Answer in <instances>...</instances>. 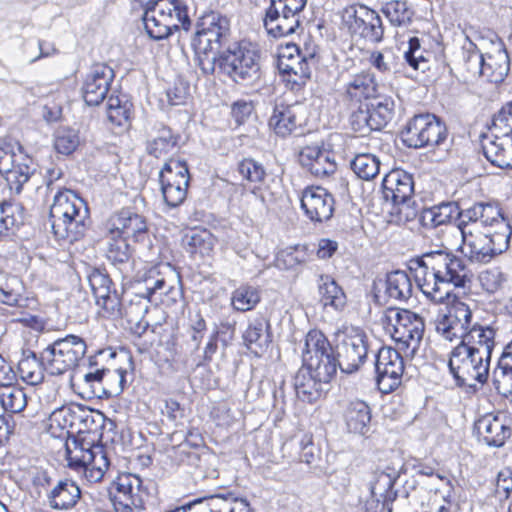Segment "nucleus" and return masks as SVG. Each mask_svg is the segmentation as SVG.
I'll return each mask as SVG.
<instances>
[{
    "instance_id": "nucleus-1",
    "label": "nucleus",
    "mask_w": 512,
    "mask_h": 512,
    "mask_svg": "<svg viewBox=\"0 0 512 512\" xmlns=\"http://www.w3.org/2000/svg\"><path fill=\"white\" fill-rule=\"evenodd\" d=\"M414 263L419 288L434 302H443L452 287L463 288L471 278L465 261L448 248L425 252Z\"/></svg>"
},
{
    "instance_id": "nucleus-2",
    "label": "nucleus",
    "mask_w": 512,
    "mask_h": 512,
    "mask_svg": "<svg viewBox=\"0 0 512 512\" xmlns=\"http://www.w3.org/2000/svg\"><path fill=\"white\" fill-rule=\"evenodd\" d=\"M199 68L206 75L218 70L241 85H253L261 78L260 54L249 41L233 42L219 56L200 58Z\"/></svg>"
},
{
    "instance_id": "nucleus-3",
    "label": "nucleus",
    "mask_w": 512,
    "mask_h": 512,
    "mask_svg": "<svg viewBox=\"0 0 512 512\" xmlns=\"http://www.w3.org/2000/svg\"><path fill=\"white\" fill-rule=\"evenodd\" d=\"M54 235L73 243L84 236L89 221V209L82 198L69 189L59 191L50 207Z\"/></svg>"
},
{
    "instance_id": "nucleus-4",
    "label": "nucleus",
    "mask_w": 512,
    "mask_h": 512,
    "mask_svg": "<svg viewBox=\"0 0 512 512\" xmlns=\"http://www.w3.org/2000/svg\"><path fill=\"white\" fill-rule=\"evenodd\" d=\"M462 253L472 263L487 264L497 255L505 252L510 243L509 230L501 223L500 232L491 228L482 230L477 225H461Z\"/></svg>"
},
{
    "instance_id": "nucleus-5",
    "label": "nucleus",
    "mask_w": 512,
    "mask_h": 512,
    "mask_svg": "<svg viewBox=\"0 0 512 512\" xmlns=\"http://www.w3.org/2000/svg\"><path fill=\"white\" fill-rule=\"evenodd\" d=\"M143 22L147 34L154 40L167 38L173 30L188 31L191 27L187 9L179 0H158L155 5L146 7Z\"/></svg>"
},
{
    "instance_id": "nucleus-6",
    "label": "nucleus",
    "mask_w": 512,
    "mask_h": 512,
    "mask_svg": "<svg viewBox=\"0 0 512 512\" xmlns=\"http://www.w3.org/2000/svg\"><path fill=\"white\" fill-rule=\"evenodd\" d=\"M230 21L216 11L204 13L197 22V29L192 39V47L200 58L219 56L230 44Z\"/></svg>"
},
{
    "instance_id": "nucleus-7",
    "label": "nucleus",
    "mask_w": 512,
    "mask_h": 512,
    "mask_svg": "<svg viewBox=\"0 0 512 512\" xmlns=\"http://www.w3.org/2000/svg\"><path fill=\"white\" fill-rule=\"evenodd\" d=\"M490 360L483 350L479 353L457 345L450 353L448 366L458 386L474 387L487 381Z\"/></svg>"
},
{
    "instance_id": "nucleus-8",
    "label": "nucleus",
    "mask_w": 512,
    "mask_h": 512,
    "mask_svg": "<svg viewBox=\"0 0 512 512\" xmlns=\"http://www.w3.org/2000/svg\"><path fill=\"white\" fill-rule=\"evenodd\" d=\"M384 322L392 338L414 355L423 339L424 319L407 309L388 308L384 314Z\"/></svg>"
},
{
    "instance_id": "nucleus-9",
    "label": "nucleus",
    "mask_w": 512,
    "mask_h": 512,
    "mask_svg": "<svg viewBox=\"0 0 512 512\" xmlns=\"http://www.w3.org/2000/svg\"><path fill=\"white\" fill-rule=\"evenodd\" d=\"M85 341L76 335L57 339L41 353L45 369L51 375H61L75 368L86 353Z\"/></svg>"
},
{
    "instance_id": "nucleus-10",
    "label": "nucleus",
    "mask_w": 512,
    "mask_h": 512,
    "mask_svg": "<svg viewBox=\"0 0 512 512\" xmlns=\"http://www.w3.org/2000/svg\"><path fill=\"white\" fill-rule=\"evenodd\" d=\"M341 27L353 38L379 43L384 27L379 14L365 5H349L341 11Z\"/></svg>"
},
{
    "instance_id": "nucleus-11",
    "label": "nucleus",
    "mask_w": 512,
    "mask_h": 512,
    "mask_svg": "<svg viewBox=\"0 0 512 512\" xmlns=\"http://www.w3.org/2000/svg\"><path fill=\"white\" fill-rule=\"evenodd\" d=\"M407 147L424 148L441 145L447 138V128L434 114L415 115L401 133Z\"/></svg>"
},
{
    "instance_id": "nucleus-12",
    "label": "nucleus",
    "mask_w": 512,
    "mask_h": 512,
    "mask_svg": "<svg viewBox=\"0 0 512 512\" xmlns=\"http://www.w3.org/2000/svg\"><path fill=\"white\" fill-rule=\"evenodd\" d=\"M337 359L339 368L344 373L357 371L365 362L369 344L365 331L359 327H345L338 335Z\"/></svg>"
},
{
    "instance_id": "nucleus-13",
    "label": "nucleus",
    "mask_w": 512,
    "mask_h": 512,
    "mask_svg": "<svg viewBox=\"0 0 512 512\" xmlns=\"http://www.w3.org/2000/svg\"><path fill=\"white\" fill-rule=\"evenodd\" d=\"M32 159L19 144L4 143L0 146V173L11 190L19 194L34 172Z\"/></svg>"
},
{
    "instance_id": "nucleus-14",
    "label": "nucleus",
    "mask_w": 512,
    "mask_h": 512,
    "mask_svg": "<svg viewBox=\"0 0 512 512\" xmlns=\"http://www.w3.org/2000/svg\"><path fill=\"white\" fill-rule=\"evenodd\" d=\"M383 196L394 204L395 213L400 220L409 221L416 216V210L410 206L414 192L413 178L402 170H393L382 181Z\"/></svg>"
},
{
    "instance_id": "nucleus-15",
    "label": "nucleus",
    "mask_w": 512,
    "mask_h": 512,
    "mask_svg": "<svg viewBox=\"0 0 512 512\" xmlns=\"http://www.w3.org/2000/svg\"><path fill=\"white\" fill-rule=\"evenodd\" d=\"M161 191L165 203L169 207H177L183 203L189 186V170L184 161L170 159L159 173Z\"/></svg>"
},
{
    "instance_id": "nucleus-16",
    "label": "nucleus",
    "mask_w": 512,
    "mask_h": 512,
    "mask_svg": "<svg viewBox=\"0 0 512 512\" xmlns=\"http://www.w3.org/2000/svg\"><path fill=\"white\" fill-rule=\"evenodd\" d=\"M302 10L287 3L270 0L264 17V28L274 38L293 35L301 29Z\"/></svg>"
},
{
    "instance_id": "nucleus-17",
    "label": "nucleus",
    "mask_w": 512,
    "mask_h": 512,
    "mask_svg": "<svg viewBox=\"0 0 512 512\" xmlns=\"http://www.w3.org/2000/svg\"><path fill=\"white\" fill-rule=\"evenodd\" d=\"M375 369L379 390L390 393L401 384L404 361L396 349L382 347L376 355Z\"/></svg>"
},
{
    "instance_id": "nucleus-18",
    "label": "nucleus",
    "mask_w": 512,
    "mask_h": 512,
    "mask_svg": "<svg viewBox=\"0 0 512 512\" xmlns=\"http://www.w3.org/2000/svg\"><path fill=\"white\" fill-rule=\"evenodd\" d=\"M473 324L470 306L456 300L448 313L437 321L436 331L448 341L460 340Z\"/></svg>"
},
{
    "instance_id": "nucleus-19",
    "label": "nucleus",
    "mask_w": 512,
    "mask_h": 512,
    "mask_svg": "<svg viewBox=\"0 0 512 512\" xmlns=\"http://www.w3.org/2000/svg\"><path fill=\"white\" fill-rule=\"evenodd\" d=\"M107 231L109 235H117L135 242H143L148 238L145 217L130 209H122L113 214L107 222Z\"/></svg>"
},
{
    "instance_id": "nucleus-20",
    "label": "nucleus",
    "mask_w": 512,
    "mask_h": 512,
    "mask_svg": "<svg viewBox=\"0 0 512 512\" xmlns=\"http://www.w3.org/2000/svg\"><path fill=\"white\" fill-rule=\"evenodd\" d=\"M501 223H504L512 235L510 223L503 217L501 210L494 203L479 202L461 211V225H477L482 230L491 228L492 232H500Z\"/></svg>"
},
{
    "instance_id": "nucleus-21",
    "label": "nucleus",
    "mask_w": 512,
    "mask_h": 512,
    "mask_svg": "<svg viewBox=\"0 0 512 512\" xmlns=\"http://www.w3.org/2000/svg\"><path fill=\"white\" fill-rule=\"evenodd\" d=\"M300 201L305 215L313 222H324L333 216L334 197L320 186L305 188Z\"/></svg>"
},
{
    "instance_id": "nucleus-22",
    "label": "nucleus",
    "mask_w": 512,
    "mask_h": 512,
    "mask_svg": "<svg viewBox=\"0 0 512 512\" xmlns=\"http://www.w3.org/2000/svg\"><path fill=\"white\" fill-rule=\"evenodd\" d=\"M114 71L106 64L94 65L82 86V95L89 106H97L106 98L114 79Z\"/></svg>"
},
{
    "instance_id": "nucleus-23",
    "label": "nucleus",
    "mask_w": 512,
    "mask_h": 512,
    "mask_svg": "<svg viewBox=\"0 0 512 512\" xmlns=\"http://www.w3.org/2000/svg\"><path fill=\"white\" fill-rule=\"evenodd\" d=\"M299 163L316 178H327L337 170L333 154L319 145H309L301 149Z\"/></svg>"
},
{
    "instance_id": "nucleus-24",
    "label": "nucleus",
    "mask_w": 512,
    "mask_h": 512,
    "mask_svg": "<svg viewBox=\"0 0 512 512\" xmlns=\"http://www.w3.org/2000/svg\"><path fill=\"white\" fill-rule=\"evenodd\" d=\"M475 430L490 447H502L511 435V429L503 416L486 414L475 423Z\"/></svg>"
},
{
    "instance_id": "nucleus-25",
    "label": "nucleus",
    "mask_w": 512,
    "mask_h": 512,
    "mask_svg": "<svg viewBox=\"0 0 512 512\" xmlns=\"http://www.w3.org/2000/svg\"><path fill=\"white\" fill-rule=\"evenodd\" d=\"M278 69L283 76L286 86L293 91H298L305 86L311 76L308 60L300 55L289 58L280 57Z\"/></svg>"
},
{
    "instance_id": "nucleus-26",
    "label": "nucleus",
    "mask_w": 512,
    "mask_h": 512,
    "mask_svg": "<svg viewBox=\"0 0 512 512\" xmlns=\"http://www.w3.org/2000/svg\"><path fill=\"white\" fill-rule=\"evenodd\" d=\"M303 107L300 104H276L269 125L281 137L290 135L303 121Z\"/></svg>"
},
{
    "instance_id": "nucleus-27",
    "label": "nucleus",
    "mask_w": 512,
    "mask_h": 512,
    "mask_svg": "<svg viewBox=\"0 0 512 512\" xmlns=\"http://www.w3.org/2000/svg\"><path fill=\"white\" fill-rule=\"evenodd\" d=\"M345 99L360 103L362 100L376 97L378 84L373 73L361 71L349 76L343 87Z\"/></svg>"
},
{
    "instance_id": "nucleus-28",
    "label": "nucleus",
    "mask_w": 512,
    "mask_h": 512,
    "mask_svg": "<svg viewBox=\"0 0 512 512\" xmlns=\"http://www.w3.org/2000/svg\"><path fill=\"white\" fill-rule=\"evenodd\" d=\"M81 498V490L77 483L71 479H63L47 494L49 506L54 510H68L73 508Z\"/></svg>"
},
{
    "instance_id": "nucleus-29",
    "label": "nucleus",
    "mask_w": 512,
    "mask_h": 512,
    "mask_svg": "<svg viewBox=\"0 0 512 512\" xmlns=\"http://www.w3.org/2000/svg\"><path fill=\"white\" fill-rule=\"evenodd\" d=\"M495 330L490 326H482L474 323L472 327L460 339L458 346H464L466 349L484 351L487 358H491L495 346Z\"/></svg>"
},
{
    "instance_id": "nucleus-30",
    "label": "nucleus",
    "mask_w": 512,
    "mask_h": 512,
    "mask_svg": "<svg viewBox=\"0 0 512 512\" xmlns=\"http://www.w3.org/2000/svg\"><path fill=\"white\" fill-rule=\"evenodd\" d=\"M343 419L349 433L364 436L370 430V407L361 400L351 401L343 412Z\"/></svg>"
},
{
    "instance_id": "nucleus-31",
    "label": "nucleus",
    "mask_w": 512,
    "mask_h": 512,
    "mask_svg": "<svg viewBox=\"0 0 512 512\" xmlns=\"http://www.w3.org/2000/svg\"><path fill=\"white\" fill-rule=\"evenodd\" d=\"M461 211L455 202H443L430 208H425L420 214L421 225L428 229L449 224L454 218L460 220Z\"/></svg>"
},
{
    "instance_id": "nucleus-32",
    "label": "nucleus",
    "mask_w": 512,
    "mask_h": 512,
    "mask_svg": "<svg viewBox=\"0 0 512 512\" xmlns=\"http://www.w3.org/2000/svg\"><path fill=\"white\" fill-rule=\"evenodd\" d=\"M141 480L138 477L125 476L118 483V495L115 496V508L119 512H132L133 508H141L142 501L138 494Z\"/></svg>"
},
{
    "instance_id": "nucleus-33",
    "label": "nucleus",
    "mask_w": 512,
    "mask_h": 512,
    "mask_svg": "<svg viewBox=\"0 0 512 512\" xmlns=\"http://www.w3.org/2000/svg\"><path fill=\"white\" fill-rule=\"evenodd\" d=\"M325 381H318L309 371L301 368L294 379V388L297 397L307 403L316 402L324 393Z\"/></svg>"
},
{
    "instance_id": "nucleus-34",
    "label": "nucleus",
    "mask_w": 512,
    "mask_h": 512,
    "mask_svg": "<svg viewBox=\"0 0 512 512\" xmlns=\"http://www.w3.org/2000/svg\"><path fill=\"white\" fill-rule=\"evenodd\" d=\"M481 78L501 83L509 72V56L505 49L498 48L494 53L484 55Z\"/></svg>"
},
{
    "instance_id": "nucleus-35",
    "label": "nucleus",
    "mask_w": 512,
    "mask_h": 512,
    "mask_svg": "<svg viewBox=\"0 0 512 512\" xmlns=\"http://www.w3.org/2000/svg\"><path fill=\"white\" fill-rule=\"evenodd\" d=\"M494 138H486L482 150L486 159L501 169L512 168V154L506 149L505 137L494 133Z\"/></svg>"
},
{
    "instance_id": "nucleus-36",
    "label": "nucleus",
    "mask_w": 512,
    "mask_h": 512,
    "mask_svg": "<svg viewBox=\"0 0 512 512\" xmlns=\"http://www.w3.org/2000/svg\"><path fill=\"white\" fill-rule=\"evenodd\" d=\"M69 467L90 465L105 474L109 467L107 455L102 446L96 445L88 449L68 452Z\"/></svg>"
},
{
    "instance_id": "nucleus-37",
    "label": "nucleus",
    "mask_w": 512,
    "mask_h": 512,
    "mask_svg": "<svg viewBox=\"0 0 512 512\" xmlns=\"http://www.w3.org/2000/svg\"><path fill=\"white\" fill-rule=\"evenodd\" d=\"M320 301L325 307L342 310L346 305V295L343 289L330 275H320L318 278Z\"/></svg>"
},
{
    "instance_id": "nucleus-38",
    "label": "nucleus",
    "mask_w": 512,
    "mask_h": 512,
    "mask_svg": "<svg viewBox=\"0 0 512 512\" xmlns=\"http://www.w3.org/2000/svg\"><path fill=\"white\" fill-rule=\"evenodd\" d=\"M215 243L216 238L206 229L191 230L184 237V247L192 256H210Z\"/></svg>"
},
{
    "instance_id": "nucleus-39",
    "label": "nucleus",
    "mask_w": 512,
    "mask_h": 512,
    "mask_svg": "<svg viewBox=\"0 0 512 512\" xmlns=\"http://www.w3.org/2000/svg\"><path fill=\"white\" fill-rule=\"evenodd\" d=\"M303 363L304 369L309 371L318 381H325L327 384L332 380L339 367V360L333 352L317 358L307 357V361Z\"/></svg>"
},
{
    "instance_id": "nucleus-40",
    "label": "nucleus",
    "mask_w": 512,
    "mask_h": 512,
    "mask_svg": "<svg viewBox=\"0 0 512 512\" xmlns=\"http://www.w3.org/2000/svg\"><path fill=\"white\" fill-rule=\"evenodd\" d=\"M493 384L499 392H510L512 388V340L504 347L493 372Z\"/></svg>"
},
{
    "instance_id": "nucleus-41",
    "label": "nucleus",
    "mask_w": 512,
    "mask_h": 512,
    "mask_svg": "<svg viewBox=\"0 0 512 512\" xmlns=\"http://www.w3.org/2000/svg\"><path fill=\"white\" fill-rule=\"evenodd\" d=\"M484 55L477 46L469 42L463 46L462 51V72L466 81H473L481 78L483 74Z\"/></svg>"
},
{
    "instance_id": "nucleus-42",
    "label": "nucleus",
    "mask_w": 512,
    "mask_h": 512,
    "mask_svg": "<svg viewBox=\"0 0 512 512\" xmlns=\"http://www.w3.org/2000/svg\"><path fill=\"white\" fill-rule=\"evenodd\" d=\"M412 291V280L405 271L396 270L387 275L386 294L390 298L404 301L411 297Z\"/></svg>"
},
{
    "instance_id": "nucleus-43",
    "label": "nucleus",
    "mask_w": 512,
    "mask_h": 512,
    "mask_svg": "<svg viewBox=\"0 0 512 512\" xmlns=\"http://www.w3.org/2000/svg\"><path fill=\"white\" fill-rule=\"evenodd\" d=\"M45 365L43 359L38 360L35 353L23 357L18 363L21 379L30 385L40 384L44 379Z\"/></svg>"
},
{
    "instance_id": "nucleus-44",
    "label": "nucleus",
    "mask_w": 512,
    "mask_h": 512,
    "mask_svg": "<svg viewBox=\"0 0 512 512\" xmlns=\"http://www.w3.org/2000/svg\"><path fill=\"white\" fill-rule=\"evenodd\" d=\"M24 208L20 203L4 202L0 205V235H8L23 223Z\"/></svg>"
},
{
    "instance_id": "nucleus-45",
    "label": "nucleus",
    "mask_w": 512,
    "mask_h": 512,
    "mask_svg": "<svg viewBox=\"0 0 512 512\" xmlns=\"http://www.w3.org/2000/svg\"><path fill=\"white\" fill-rule=\"evenodd\" d=\"M178 137L168 127H161L157 134L147 142V152L158 158L170 153L177 145Z\"/></svg>"
},
{
    "instance_id": "nucleus-46",
    "label": "nucleus",
    "mask_w": 512,
    "mask_h": 512,
    "mask_svg": "<svg viewBox=\"0 0 512 512\" xmlns=\"http://www.w3.org/2000/svg\"><path fill=\"white\" fill-rule=\"evenodd\" d=\"M370 126L378 131L385 128L394 116V101L386 97L368 106Z\"/></svg>"
},
{
    "instance_id": "nucleus-47",
    "label": "nucleus",
    "mask_w": 512,
    "mask_h": 512,
    "mask_svg": "<svg viewBox=\"0 0 512 512\" xmlns=\"http://www.w3.org/2000/svg\"><path fill=\"white\" fill-rule=\"evenodd\" d=\"M393 26L403 27L411 23L414 11L404 0H391L381 9Z\"/></svg>"
},
{
    "instance_id": "nucleus-48",
    "label": "nucleus",
    "mask_w": 512,
    "mask_h": 512,
    "mask_svg": "<svg viewBox=\"0 0 512 512\" xmlns=\"http://www.w3.org/2000/svg\"><path fill=\"white\" fill-rule=\"evenodd\" d=\"M0 403L7 412L20 413L27 406V397L23 389L9 384L0 390Z\"/></svg>"
},
{
    "instance_id": "nucleus-49",
    "label": "nucleus",
    "mask_w": 512,
    "mask_h": 512,
    "mask_svg": "<svg viewBox=\"0 0 512 512\" xmlns=\"http://www.w3.org/2000/svg\"><path fill=\"white\" fill-rule=\"evenodd\" d=\"M270 324L264 317L255 318L249 323L246 331L243 334L245 344L252 348L255 345L258 348H263L269 343V335L267 330Z\"/></svg>"
},
{
    "instance_id": "nucleus-50",
    "label": "nucleus",
    "mask_w": 512,
    "mask_h": 512,
    "mask_svg": "<svg viewBox=\"0 0 512 512\" xmlns=\"http://www.w3.org/2000/svg\"><path fill=\"white\" fill-rule=\"evenodd\" d=\"M333 352V348L325 335L319 330H311L306 335L303 362L307 357L317 358Z\"/></svg>"
},
{
    "instance_id": "nucleus-51",
    "label": "nucleus",
    "mask_w": 512,
    "mask_h": 512,
    "mask_svg": "<svg viewBox=\"0 0 512 512\" xmlns=\"http://www.w3.org/2000/svg\"><path fill=\"white\" fill-rule=\"evenodd\" d=\"M351 168L359 178L371 180L379 174L380 161L373 154H358L351 161Z\"/></svg>"
},
{
    "instance_id": "nucleus-52",
    "label": "nucleus",
    "mask_w": 512,
    "mask_h": 512,
    "mask_svg": "<svg viewBox=\"0 0 512 512\" xmlns=\"http://www.w3.org/2000/svg\"><path fill=\"white\" fill-rule=\"evenodd\" d=\"M106 257L115 266L125 265L131 257V249L127 240L117 235L108 234Z\"/></svg>"
},
{
    "instance_id": "nucleus-53",
    "label": "nucleus",
    "mask_w": 512,
    "mask_h": 512,
    "mask_svg": "<svg viewBox=\"0 0 512 512\" xmlns=\"http://www.w3.org/2000/svg\"><path fill=\"white\" fill-rule=\"evenodd\" d=\"M66 408L72 433L91 429L92 424L95 423L92 410L81 404L68 405Z\"/></svg>"
},
{
    "instance_id": "nucleus-54",
    "label": "nucleus",
    "mask_w": 512,
    "mask_h": 512,
    "mask_svg": "<svg viewBox=\"0 0 512 512\" xmlns=\"http://www.w3.org/2000/svg\"><path fill=\"white\" fill-rule=\"evenodd\" d=\"M260 301V293L257 288L249 285L238 287L231 296V304L237 311L246 312L252 310Z\"/></svg>"
},
{
    "instance_id": "nucleus-55",
    "label": "nucleus",
    "mask_w": 512,
    "mask_h": 512,
    "mask_svg": "<svg viewBox=\"0 0 512 512\" xmlns=\"http://www.w3.org/2000/svg\"><path fill=\"white\" fill-rule=\"evenodd\" d=\"M108 120L117 126L126 124L131 117V104L122 101L118 96H110L107 102Z\"/></svg>"
},
{
    "instance_id": "nucleus-56",
    "label": "nucleus",
    "mask_w": 512,
    "mask_h": 512,
    "mask_svg": "<svg viewBox=\"0 0 512 512\" xmlns=\"http://www.w3.org/2000/svg\"><path fill=\"white\" fill-rule=\"evenodd\" d=\"M80 143L78 132L72 128H59L55 132L54 148L63 155L73 153Z\"/></svg>"
},
{
    "instance_id": "nucleus-57",
    "label": "nucleus",
    "mask_w": 512,
    "mask_h": 512,
    "mask_svg": "<svg viewBox=\"0 0 512 512\" xmlns=\"http://www.w3.org/2000/svg\"><path fill=\"white\" fill-rule=\"evenodd\" d=\"M395 478L388 473L381 472L376 475L375 480L370 484V494L373 497H380L392 502L396 493L393 491Z\"/></svg>"
},
{
    "instance_id": "nucleus-58",
    "label": "nucleus",
    "mask_w": 512,
    "mask_h": 512,
    "mask_svg": "<svg viewBox=\"0 0 512 512\" xmlns=\"http://www.w3.org/2000/svg\"><path fill=\"white\" fill-rule=\"evenodd\" d=\"M237 171L243 179L254 184L263 183L266 177L264 166L252 158L241 160L237 165Z\"/></svg>"
},
{
    "instance_id": "nucleus-59",
    "label": "nucleus",
    "mask_w": 512,
    "mask_h": 512,
    "mask_svg": "<svg viewBox=\"0 0 512 512\" xmlns=\"http://www.w3.org/2000/svg\"><path fill=\"white\" fill-rule=\"evenodd\" d=\"M89 281L97 303L100 305V300H102L103 307L109 309L108 302H114L110 296V279L97 272L90 277Z\"/></svg>"
},
{
    "instance_id": "nucleus-60",
    "label": "nucleus",
    "mask_w": 512,
    "mask_h": 512,
    "mask_svg": "<svg viewBox=\"0 0 512 512\" xmlns=\"http://www.w3.org/2000/svg\"><path fill=\"white\" fill-rule=\"evenodd\" d=\"M492 130L502 137H511L512 141V102L504 105L501 110L494 115Z\"/></svg>"
},
{
    "instance_id": "nucleus-61",
    "label": "nucleus",
    "mask_w": 512,
    "mask_h": 512,
    "mask_svg": "<svg viewBox=\"0 0 512 512\" xmlns=\"http://www.w3.org/2000/svg\"><path fill=\"white\" fill-rule=\"evenodd\" d=\"M66 406L53 411L49 417V430L55 437H64L72 433Z\"/></svg>"
},
{
    "instance_id": "nucleus-62",
    "label": "nucleus",
    "mask_w": 512,
    "mask_h": 512,
    "mask_svg": "<svg viewBox=\"0 0 512 512\" xmlns=\"http://www.w3.org/2000/svg\"><path fill=\"white\" fill-rule=\"evenodd\" d=\"M408 45V50L404 53L405 60L415 70L424 72L428 69V60L424 56V50L421 49L420 40L412 37Z\"/></svg>"
},
{
    "instance_id": "nucleus-63",
    "label": "nucleus",
    "mask_w": 512,
    "mask_h": 512,
    "mask_svg": "<svg viewBox=\"0 0 512 512\" xmlns=\"http://www.w3.org/2000/svg\"><path fill=\"white\" fill-rule=\"evenodd\" d=\"M479 281L482 288L488 293H495L498 291L504 281V274L497 268L487 269L480 273Z\"/></svg>"
},
{
    "instance_id": "nucleus-64",
    "label": "nucleus",
    "mask_w": 512,
    "mask_h": 512,
    "mask_svg": "<svg viewBox=\"0 0 512 512\" xmlns=\"http://www.w3.org/2000/svg\"><path fill=\"white\" fill-rule=\"evenodd\" d=\"M368 61L382 74H391L395 67L394 56L391 52L374 51L370 54Z\"/></svg>"
}]
</instances>
